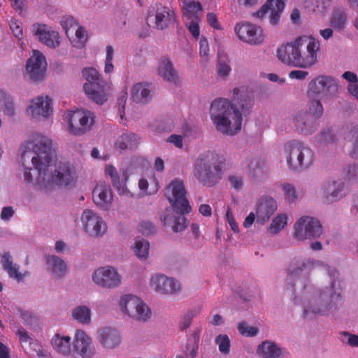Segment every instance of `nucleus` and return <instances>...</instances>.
<instances>
[{"label":"nucleus","mask_w":358,"mask_h":358,"mask_svg":"<svg viewBox=\"0 0 358 358\" xmlns=\"http://www.w3.org/2000/svg\"><path fill=\"white\" fill-rule=\"evenodd\" d=\"M0 102L3 103L4 114L8 116H13L15 113V110L12 99L2 90L0 91Z\"/></svg>","instance_id":"nucleus-46"},{"label":"nucleus","mask_w":358,"mask_h":358,"mask_svg":"<svg viewBox=\"0 0 358 358\" xmlns=\"http://www.w3.org/2000/svg\"><path fill=\"white\" fill-rule=\"evenodd\" d=\"M138 187L143 192L151 195L158 191L159 185L156 178H153L150 184L146 179L141 178L138 181Z\"/></svg>","instance_id":"nucleus-40"},{"label":"nucleus","mask_w":358,"mask_h":358,"mask_svg":"<svg viewBox=\"0 0 358 358\" xmlns=\"http://www.w3.org/2000/svg\"><path fill=\"white\" fill-rule=\"evenodd\" d=\"M351 157L358 159V135L352 143V150L349 152Z\"/></svg>","instance_id":"nucleus-64"},{"label":"nucleus","mask_w":358,"mask_h":358,"mask_svg":"<svg viewBox=\"0 0 358 358\" xmlns=\"http://www.w3.org/2000/svg\"><path fill=\"white\" fill-rule=\"evenodd\" d=\"M285 5L284 0H267L255 15L262 18L266 13L270 12L269 22L271 24L276 25L279 22Z\"/></svg>","instance_id":"nucleus-17"},{"label":"nucleus","mask_w":358,"mask_h":358,"mask_svg":"<svg viewBox=\"0 0 358 358\" xmlns=\"http://www.w3.org/2000/svg\"><path fill=\"white\" fill-rule=\"evenodd\" d=\"M75 350L83 358H90L94 354L92 339L82 330H77L73 340Z\"/></svg>","instance_id":"nucleus-23"},{"label":"nucleus","mask_w":358,"mask_h":358,"mask_svg":"<svg viewBox=\"0 0 358 358\" xmlns=\"http://www.w3.org/2000/svg\"><path fill=\"white\" fill-rule=\"evenodd\" d=\"M139 137L135 134H123L117 138L115 145L121 150L133 149L139 143Z\"/></svg>","instance_id":"nucleus-31"},{"label":"nucleus","mask_w":358,"mask_h":358,"mask_svg":"<svg viewBox=\"0 0 358 358\" xmlns=\"http://www.w3.org/2000/svg\"><path fill=\"white\" fill-rule=\"evenodd\" d=\"M338 90L336 80L328 76H318L310 82L308 94L310 97L322 99L334 96Z\"/></svg>","instance_id":"nucleus-10"},{"label":"nucleus","mask_w":358,"mask_h":358,"mask_svg":"<svg viewBox=\"0 0 358 358\" xmlns=\"http://www.w3.org/2000/svg\"><path fill=\"white\" fill-rule=\"evenodd\" d=\"M320 141L324 143L335 142V136L329 129H323L320 134Z\"/></svg>","instance_id":"nucleus-54"},{"label":"nucleus","mask_w":358,"mask_h":358,"mask_svg":"<svg viewBox=\"0 0 358 358\" xmlns=\"http://www.w3.org/2000/svg\"><path fill=\"white\" fill-rule=\"evenodd\" d=\"M127 179L128 177L126 175H124L122 180L120 178L117 180H115L112 182V185L120 195H124L128 197H134V194L131 193L127 187L126 182Z\"/></svg>","instance_id":"nucleus-42"},{"label":"nucleus","mask_w":358,"mask_h":358,"mask_svg":"<svg viewBox=\"0 0 358 358\" xmlns=\"http://www.w3.org/2000/svg\"><path fill=\"white\" fill-rule=\"evenodd\" d=\"M294 124L296 130L302 134L310 135L318 128L319 123L314 116L306 110H299L294 117Z\"/></svg>","instance_id":"nucleus-16"},{"label":"nucleus","mask_w":358,"mask_h":358,"mask_svg":"<svg viewBox=\"0 0 358 358\" xmlns=\"http://www.w3.org/2000/svg\"><path fill=\"white\" fill-rule=\"evenodd\" d=\"M257 352L269 358H278L282 350L274 343L265 341L258 346Z\"/></svg>","instance_id":"nucleus-32"},{"label":"nucleus","mask_w":358,"mask_h":358,"mask_svg":"<svg viewBox=\"0 0 358 358\" xmlns=\"http://www.w3.org/2000/svg\"><path fill=\"white\" fill-rule=\"evenodd\" d=\"M324 202L331 203L337 201L346 195V189L342 182L329 181L324 187Z\"/></svg>","instance_id":"nucleus-25"},{"label":"nucleus","mask_w":358,"mask_h":358,"mask_svg":"<svg viewBox=\"0 0 358 358\" xmlns=\"http://www.w3.org/2000/svg\"><path fill=\"white\" fill-rule=\"evenodd\" d=\"M76 37L78 38V41L73 44V46L78 48H83L87 40V34L86 31L82 27H77L74 30Z\"/></svg>","instance_id":"nucleus-50"},{"label":"nucleus","mask_w":358,"mask_h":358,"mask_svg":"<svg viewBox=\"0 0 358 358\" xmlns=\"http://www.w3.org/2000/svg\"><path fill=\"white\" fill-rule=\"evenodd\" d=\"M16 334L18 336L21 343H27L31 340L28 331L22 327L17 329Z\"/></svg>","instance_id":"nucleus-60"},{"label":"nucleus","mask_w":358,"mask_h":358,"mask_svg":"<svg viewBox=\"0 0 358 358\" xmlns=\"http://www.w3.org/2000/svg\"><path fill=\"white\" fill-rule=\"evenodd\" d=\"M226 216H227V221H228L231 229L234 232H238V225L236 223V222L234 217L233 213L230 211V210H228L227 211Z\"/></svg>","instance_id":"nucleus-61"},{"label":"nucleus","mask_w":358,"mask_h":358,"mask_svg":"<svg viewBox=\"0 0 358 358\" xmlns=\"http://www.w3.org/2000/svg\"><path fill=\"white\" fill-rule=\"evenodd\" d=\"M26 69V73H24V76L29 80L36 83L41 81L44 79L46 73V69Z\"/></svg>","instance_id":"nucleus-43"},{"label":"nucleus","mask_w":358,"mask_h":358,"mask_svg":"<svg viewBox=\"0 0 358 358\" xmlns=\"http://www.w3.org/2000/svg\"><path fill=\"white\" fill-rule=\"evenodd\" d=\"M127 97V92L126 91H122L121 92L120 96L117 98V105L118 106V110L120 113V116L122 118L123 117V115L124 114Z\"/></svg>","instance_id":"nucleus-58"},{"label":"nucleus","mask_w":358,"mask_h":358,"mask_svg":"<svg viewBox=\"0 0 358 358\" xmlns=\"http://www.w3.org/2000/svg\"><path fill=\"white\" fill-rule=\"evenodd\" d=\"M10 28L15 37L18 38H21L22 37V28L17 21L11 20L10 22Z\"/></svg>","instance_id":"nucleus-59"},{"label":"nucleus","mask_w":358,"mask_h":358,"mask_svg":"<svg viewBox=\"0 0 358 358\" xmlns=\"http://www.w3.org/2000/svg\"><path fill=\"white\" fill-rule=\"evenodd\" d=\"M277 203L272 197H262L256 205L257 222L264 224L268 222L277 210Z\"/></svg>","instance_id":"nucleus-18"},{"label":"nucleus","mask_w":358,"mask_h":358,"mask_svg":"<svg viewBox=\"0 0 358 358\" xmlns=\"http://www.w3.org/2000/svg\"><path fill=\"white\" fill-rule=\"evenodd\" d=\"M71 340L69 336H61L59 334H55L51 342L56 351L64 355H69L71 351Z\"/></svg>","instance_id":"nucleus-30"},{"label":"nucleus","mask_w":358,"mask_h":358,"mask_svg":"<svg viewBox=\"0 0 358 358\" xmlns=\"http://www.w3.org/2000/svg\"><path fill=\"white\" fill-rule=\"evenodd\" d=\"M215 343L218 345L219 350L224 355L230 351V341L227 335L220 334L215 338Z\"/></svg>","instance_id":"nucleus-48"},{"label":"nucleus","mask_w":358,"mask_h":358,"mask_svg":"<svg viewBox=\"0 0 358 358\" xmlns=\"http://www.w3.org/2000/svg\"><path fill=\"white\" fill-rule=\"evenodd\" d=\"M187 191L182 180L176 178L171 181L164 189V195L171 207L176 210V215L171 210H166L163 217L164 225L171 227L174 232L183 231L187 226L185 214L192 208L186 196Z\"/></svg>","instance_id":"nucleus-4"},{"label":"nucleus","mask_w":358,"mask_h":358,"mask_svg":"<svg viewBox=\"0 0 358 358\" xmlns=\"http://www.w3.org/2000/svg\"><path fill=\"white\" fill-rule=\"evenodd\" d=\"M138 304H141V299L134 295H124L121 298L120 302L122 310L129 316L131 313H136L134 308Z\"/></svg>","instance_id":"nucleus-34"},{"label":"nucleus","mask_w":358,"mask_h":358,"mask_svg":"<svg viewBox=\"0 0 358 358\" xmlns=\"http://www.w3.org/2000/svg\"><path fill=\"white\" fill-rule=\"evenodd\" d=\"M319 267L322 268L329 275L331 285L326 287L324 289L316 290L311 299L305 303L304 317L328 315L337 310L343 303L341 295L343 287L338 278V273L328 265L322 264L318 261L295 259L288 268V278L293 279L303 271L308 272Z\"/></svg>","instance_id":"nucleus-2"},{"label":"nucleus","mask_w":358,"mask_h":358,"mask_svg":"<svg viewBox=\"0 0 358 358\" xmlns=\"http://www.w3.org/2000/svg\"><path fill=\"white\" fill-rule=\"evenodd\" d=\"M1 264L4 271L9 277L16 279L17 281L23 280L24 275L19 272V266L13 264L9 252H4L1 258Z\"/></svg>","instance_id":"nucleus-27"},{"label":"nucleus","mask_w":358,"mask_h":358,"mask_svg":"<svg viewBox=\"0 0 358 358\" xmlns=\"http://www.w3.org/2000/svg\"><path fill=\"white\" fill-rule=\"evenodd\" d=\"M309 110L310 115L314 116L316 121L318 122V119L322 115L324 110L320 98H313L310 103Z\"/></svg>","instance_id":"nucleus-47"},{"label":"nucleus","mask_w":358,"mask_h":358,"mask_svg":"<svg viewBox=\"0 0 358 358\" xmlns=\"http://www.w3.org/2000/svg\"><path fill=\"white\" fill-rule=\"evenodd\" d=\"M158 74L166 81L177 85L179 82L176 69H158Z\"/></svg>","instance_id":"nucleus-44"},{"label":"nucleus","mask_w":358,"mask_h":358,"mask_svg":"<svg viewBox=\"0 0 358 358\" xmlns=\"http://www.w3.org/2000/svg\"><path fill=\"white\" fill-rule=\"evenodd\" d=\"M27 113L34 118L49 117L52 113L51 99L48 96H39L32 99Z\"/></svg>","instance_id":"nucleus-19"},{"label":"nucleus","mask_w":358,"mask_h":358,"mask_svg":"<svg viewBox=\"0 0 358 358\" xmlns=\"http://www.w3.org/2000/svg\"><path fill=\"white\" fill-rule=\"evenodd\" d=\"M136 313H131L130 317L139 321H147L151 315L150 308L141 300V304L136 306L134 308Z\"/></svg>","instance_id":"nucleus-38"},{"label":"nucleus","mask_w":358,"mask_h":358,"mask_svg":"<svg viewBox=\"0 0 358 358\" xmlns=\"http://www.w3.org/2000/svg\"><path fill=\"white\" fill-rule=\"evenodd\" d=\"M98 341L103 348L113 349L120 344L121 336L117 329L104 327L98 331Z\"/></svg>","instance_id":"nucleus-24"},{"label":"nucleus","mask_w":358,"mask_h":358,"mask_svg":"<svg viewBox=\"0 0 358 358\" xmlns=\"http://www.w3.org/2000/svg\"><path fill=\"white\" fill-rule=\"evenodd\" d=\"M134 252L139 259H145L148 256L150 244L146 240H137L132 248Z\"/></svg>","instance_id":"nucleus-37"},{"label":"nucleus","mask_w":358,"mask_h":358,"mask_svg":"<svg viewBox=\"0 0 358 358\" xmlns=\"http://www.w3.org/2000/svg\"><path fill=\"white\" fill-rule=\"evenodd\" d=\"M151 286L162 294H173L180 289V283L172 278L157 274L151 278Z\"/></svg>","instance_id":"nucleus-21"},{"label":"nucleus","mask_w":358,"mask_h":358,"mask_svg":"<svg viewBox=\"0 0 358 358\" xmlns=\"http://www.w3.org/2000/svg\"><path fill=\"white\" fill-rule=\"evenodd\" d=\"M224 163L210 152L200 155L195 163L194 175L203 186L213 187L219 183L223 175Z\"/></svg>","instance_id":"nucleus-5"},{"label":"nucleus","mask_w":358,"mask_h":358,"mask_svg":"<svg viewBox=\"0 0 358 358\" xmlns=\"http://www.w3.org/2000/svg\"><path fill=\"white\" fill-rule=\"evenodd\" d=\"M308 41L306 42L304 47L306 52H300L299 66L296 67H310L317 63V51L320 50V42L312 36H308Z\"/></svg>","instance_id":"nucleus-20"},{"label":"nucleus","mask_w":358,"mask_h":358,"mask_svg":"<svg viewBox=\"0 0 358 358\" xmlns=\"http://www.w3.org/2000/svg\"><path fill=\"white\" fill-rule=\"evenodd\" d=\"M81 221L85 232L91 236H101L107 230V226L103 218L92 210L86 209L81 216Z\"/></svg>","instance_id":"nucleus-13"},{"label":"nucleus","mask_w":358,"mask_h":358,"mask_svg":"<svg viewBox=\"0 0 358 358\" xmlns=\"http://www.w3.org/2000/svg\"><path fill=\"white\" fill-rule=\"evenodd\" d=\"M196 315V313L194 310L188 311L180 322V329L182 330L187 329L191 325L192 319Z\"/></svg>","instance_id":"nucleus-57"},{"label":"nucleus","mask_w":358,"mask_h":358,"mask_svg":"<svg viewBox=\"0 0 358 358\" xmlns=\"http://www.w3.org/2000/svg\"><path fill=\"white\" fill-rule=\"evenodd\" d=\"M61 24L68 36L70 33L73 34L75 29L78 26L77 21L72 16L64 17L61 20Z\"/></svg>","instance_id":"nucleus-49"},{"label":"nucleus","mask_w":358,"mask_h":358,"mask_svg":"<svg viewBox=\"0 0 358 358\" xmlns=\"http://www.w3.org/2000/svg\"><path fill=\"white\" fill-rule=\"evenodd\" d=\"M287 217L285 214H280L272 221L269 230L272 234H277L287 224Z\"/></svg>","instance_id":"nucleus-45"},{"label":"nucleus","mask_w":358,"mask_h":358,"mask_svg":"<svg viewBox=\"0 0 358 358\" xmlns=\"http://www.w3.org/2000/svg\"><path fill=\"white\" fill-rule=\"evenodd\" d=\"M94 123V117L90 111H74L69 119V131L76 136L83 135L91 129Z\"/></svg>","instance_id":"nucleus-12"},{"label":"nucleus","mask_w":358,"mask_h":358,"mask_svg":"<svg viewBox=\"0 0 358 358\" xmlns=\"http://www.w3.org/2000/svg\"><path fill=\"white\" fill-rule=\"evenodd\" d=\"M308 41L306 36H299L294 41L280 46L277 51L278 58L285 64L296 67L299 66L300 52Z\"/></svg>","instance_id":"nucleus-11"},{"label":"nucleus","mask_w":358,"mask_h":358,"mask_svg":"<svg viewBox=\"0 0 358 358\" xmlns=\"http://www.w3.org/2000/svg\"><path fill=\"white\" fill-rule=\"evenodd\" d=\"M322 231L320 222L309 216L299 218L294 226V237L298 241L319 238Z\"/></svg>","instance_id":"nucleus-9"},{"label":"nucleus","mask_w":358,"mask_h":358,"mask_svg":"<svg viewBox=\"0 0 358 358\" xmlns=\"http://www.w3.org/2000/svg\"><path fill=\"white\" fill-rule=\"evenodd\" d=\"M330 6L331 0H315V3L308 0L304 1L305 8L310 12L324 13Z\"/></svg>","instance_id":"nucleus-36"},{"label":"nucleus","mask_w":358,"mask_h":358,"mask_svg":"<svg viewBox=\"0 0 358 358\" xmlns=\"http://www.w3.org/2000/svg\"><path fill=\"white\" fill-rule=\"evenodd\" d=\"M341 334L346 338V341L343 340V342H346L349 346L358 348V335L348 331H342Z\"/></svg>","instance_id":"nucleus-56"},{"label":"nucleus","mask_w":358,"mask_h":358,"mask_svg":"<svg viewBox=\"0 0 358 358\" xmlns=\"http://www.w3.org/2000/svg\"><path fill=\"white\" fill-rule=\"evenodd\" d=\"M233 96L236 104L218 98L212 102L210 110L217 129L227 135H234L241 130L242 115L248 114L252 106V96L245 87L234 88Z\"/></svg>","instance_id":"nucleus-3"},{"label":"nucleus","mask_w":358,"mask_h":358,"mask_svg":"<svg viewBox=\"0 0 358 358\" xmlns=\"http://www.w3.org/2000/svg\"><path fill=\"white\" fill-rule=\"evenodd\" d=\"M347 22V15L343 8H334L331 15L330 24L336 30H343Z\"/></svg>","instance_id":"nucleus-33"},{"label":"nucleus","mask_w":358,"mask_h":358,"mask_svg":"<svg viewBox=\"0 0 358 358\" xmlns=\"http://www.w3.org/2000/svg\"><path fill=\"white\" fill-rule=\"evenodd\" d=\"M31 156V162L37 171L38 184L45 188L54 185L66 187L74 178V170L69 162L55 161L56 155L52 147V141L48 137L36 133L33 134L22 153V160L28 155Z\"/></svg>","instance_id":"nucleus-1"},{"label":"nucleus","mask_w":358,"mask_h":358,"mask_svg":"<svg viewBox=\"0 0 358 358\" xmlns=\"http://www.w3.org/2000/svg\"><path fill=\"white\" fill-rule=\"evenodd\" d=\"M106 172L110 176L111 182L120 179L117 169L113 165H107L106 167Z\"/></svg>","instance_id":"nucleus-62"},{"label":"nucleus","mask_w":358,"mask_h":358,"mask_svg":"<svg viewBox=\"0 0 358 358\" xmlns=\"http://www.w3.org/2000/svg\"><path fill=\"white\" fill-rule=\"evenodd\" d=\"M285 150L288 152L287 164L293 170L308 168L313 162V152L302 142L292 141L285 145Z\"/></svg>","instance_id":"nucleus-7"},{"label":"nucleus","mask_w":358,"mask_h":358,"mask_svg":"<svg viewBox=\"0 0 358 358\" xmlns=\"http://www.w3.org/2000/svg\"><path fill=\"white\" fill-rule=\"evenodd\" d=\"M155 87L152 83H138L131 89V98L136 103H146L151 100Z\"/></svg>","instance_id":"nucleus-26"},{"label":"nucleus","mask_w":358,"mask_h":358,"mask_svg":"<svg viewBox=\"0 0 358 358\" xmlns=\"http://www.w3.org/2000/svg\"><path fill=\"white\" fill-rule=\"evenodd\" d=\"M239 332L245 336H255L258 333V329L255 327L248 326L245 322H240L238 325Z\"/></svg>","instance_id":"nucleus-51"},{"label":"nucleus","mask_w":358,"mask_h":358,"mask_svg":"<svg viewBox=\"0 0 358 358\" xmlns=\"http://www.w3.org/2000/svg\"><path fill=\"white\" fill-rule=\"evenodd\" d=\"M92 197L94 203L99 208L106 210L112 203L113 193L108 184L101 182L94 188Z\"/></svg>","instance_id":"nucleus-22"},{"label":"nucleus","mask_w":358,"mask_h":358,"mask_svg":"<svg viewBox=\"0 0 358 358\" xmlns=\"http://www.w3.org/2000/svg\"><path fill=\"white\" fill-rule=\"evenodd\" d=\"M94 282L105 288L118 287L122 280L121 275L112 266H105L96 270L93 274Z\"/></svg>","instance_id":"nucleus-15"},{"label":"nucleus","mask_w":358,"mask_h":358,"mask_svg":"<svg viewBox=\"0 0 358 358\" xmlns=\"http://www.w3.org/2000/svg\"><path fill=\"white\" fill-rule=\"evenodd\" d=\"M202 6L200 2L190 1L185 3L183 8V15L188 19L197 18V13L201 11Z\"/></svg>","instance_id":"nucleus-41"},{"label":"nucleus","mask_w":358,"mask_h":358,"mask_svg":"<svg viewBox=\"0 0 358 358\" xmlns=\"http://www.w3.org/2000/svg\"><path fill=\"white\" fill-rule=\"evenodd\" d=\"M43 27L39 26L35 31V35L38 36L39 40L50 48H55L59 45V34L57 31H45Z\"/></svg>","instance_id":"nucleus-29"},{"label":"nucleus","mask_w":358,"mask_h":358,"mask_svg":"<svg viewBox=\"0 0 358 358\" xmlns=\"http://www.w3.org/2000/svg\"><path fill=\"white\" fill-rule=\"evenodd\" d=\"M156 231V227L150 221H142L139 224V231L145 236L155 234Z\"/></svg>","instance_id":"nucleus-52"},{"label":"nucleus","mask_w":358,"mask_h":358,"mask_svg":"<svg viewBox=\"0 0 358 358\" xmlns=\"http://www.w3.org/2000/svg\"><path fill=\"white\" fill-rule=\"evenodd\" d=\"M346 177L349 181L358 182V166L356 164L348 166Z\"/></svg>","instance_id":"nucleus-55"},{"label":"nucleus","mask_w":358,"mask_h":358,"mask_svg":"<svg viewBox=\"0 0 358 358\" xmlns=\"http://www.w3.org/2000/svg\"><path fill=\"white\" fill-rule=\"evenodd\" d=\"M176 21L174 10L162 3H156L149 8L146 17V23L150 27L157 30H164Z\"/></svg>","instance_id":"nucleus-8"},{"label":"nucleus","mask_w":358,"mask_h":358,"mask_svg":"<svg viewBox=\"0 0 358 358\" xmlns=\"http://www.w3.org/2000/svg\"><path fill=\"white\" fill-rule=\"evenodd\" d=\"M47 62L43 54L37 50H32V55L27 59L25 67H47Z\"/></svg>","instance_id":"nucleus-35"},{"label":"nucleus","mask_w":358,"mask_h":358,"mask_svg":"<svg viewBox=\"0 0 358 358\" xmlns=\"http://www.w3.org/2000/svg\"><path fill=\"white\" fill-rule=\"evenodd\" d=\"M188 29L194 37H195V38L199 37V24L196 21L192 20V21L189 22V24L188 25Z\"/></svg>","instance_id":"nucleus-63"},{"label":"nucleus","mask_w":358,"mask_h":358,"mask_svg":"<svg viewBox=\"0 0 358 358\" xmlns=\"http://www.w3.org/2000/svg\"><path fill=\"white\" fill-rule=\"evenodd\" d=\"M235 32L241 41L249 44L257 45L264 41L262 29L250 22L238 23Z\"/></svg>","instance_id":"nucleus-14"},{"label":"nucleus","mask_w":358,"mask_h":358,"mask_svg":"<svg viewBox=\"0 0 358 358\" xmlns=\"http://www.w3.org/2000/svg\"><path fill=\"white\" fill-rule=\"evenodd\" d=\"M72 315L74 319L83 324H89L91 320L90 310L85 306L75 308Z\"/></svg>","instance_id":"nucleus-39"},{"label":"nucleus","mask_w":358,"mask_h":358,"mask_svg":"<svg viewBox=\"0 0 358 358\" xmlns=\"http://www.w3.org/2000/svg\"><path fill=\"white\" fill-rule=\"evenodd\" d=\"M46 263L48 268L56 278H61L66 273L67 266L66 263L63 259L55 255L47 257Z\"/></svg>","instance_id":"nucleus-28"},{"label":"nucleus","mask_w":358,"mask_h":358,"mask_svg":"<svg viewBox=\"0 0 358 358\" xmlns=\"http://www.w3.org/2000/svg\"><path fill=\"white\" fill-rule=\"evenodd\" d=\"M282 187L285 192L286 199L289 202L294 201L297 198L295 187L292 185L288 183L283 184Z\"/></svg>","instance_id":"nucleus-53"},{"label":"nucleus","mask_w":358,"mask_h":358,"mask_svg":"<svg viewBox=\"0 0 358 358\" xmlns=\"http://www.w3.org/2000/svg\"><path fill=\"white\" fill-rule=\"evenodd\" d=\"M83 76L88 81L83 85V90L92 101L102 105L108 99L110 85L104 81L96 69H83Z\"/></svg>","instance_id":"nucleus-6"}]
</instances>
